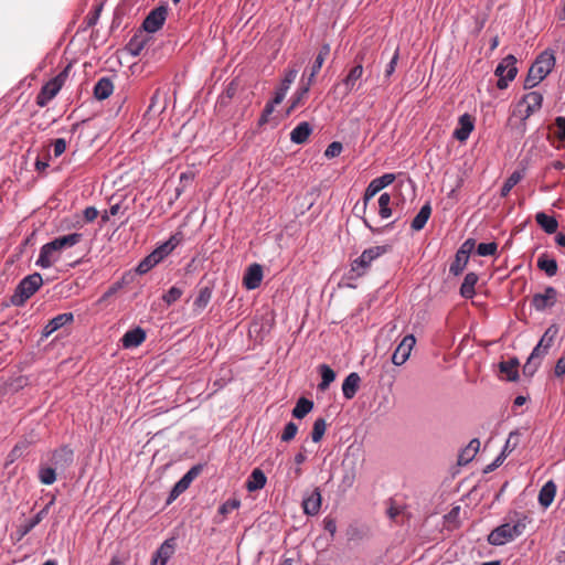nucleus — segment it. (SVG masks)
<instances>
[{"instance_id":"obj_37","label":"nucleus","mask_w":565,"mask_h":565,"mask_svg":"<svg viewBox=\"0 0 565 565\" xmlns=\"http://www.w3.org/2000/svg\"><path fill=\"white\" fill-rule=\"evenodd\" d=\"M319 372L321 374V382L319 383L318 388L320 391H326L335 380V372L327 364H321L319 366Z\"/></svg>"},{"instance_id":"obj_5","label":"nucleus","mask_w":565,"mask_h":565,"mask_svg":"<svg viewBox=\"0 0 565 565\" xmlns=\"http://www.w3.org/2000/svg\"><path fill=\"white\" fill-rule=\"evenodd\" d=\"M71 65H67L62 72L55 77L45 83L36 96V105L45 107L50 100H52L61 90L68 77V71Z\"/></svg>"},{"instance_id":"obj_26","label":"nucleus","mask_w":565,"mask_h":565,"mask_svg":"<svg viewBox=\"0 0 565 565\" xmlns=\"http://www.w3.org/2000/svg\"><path fill=\"white\" fill-rule=\"evenodd\" d=\"M114 92V84L109 77H102L94 86V97L97 100L107 99Z\"/></svg>"},{"instance_id":"obj_13","label":"nucleus","mask_w":565,"mask_h":565,"mask_svg":"<svg viewBox=\"0 0 565 565\" xmlns=\"http://www.w3.org/2000/svg\"><path fill=\"white\" fill-rule=\"evenodd\" d=\"M554 65V54L550 51H544L537 56L534 64L530 68L532 70V74H539L541 77L545 78L551 73Z\"/></svg>"},{"instance_id":"obj_32","label":"nucleus","mask_w":565,"mask_h":565,"mask_svg":"<svg viewBox=\"0 0 565 565\" xmlns=\"http://www.w3.org/2000/svg\"><path fill=\"white\" fill-rule=\"evenodd\" d=\"M431 214V206L429 203H426L422 206L417 215L413 218L411 223V227L413 231H420L425 227L427 221L429 220Z\"/></svg>"},{"instance_id":"obj_52","label":"nucleus","mask_w":565,"mask_h":565,"mask_svg":"<svg viewBox=\"0 0 565 565\" xmlns=\"http://www.w3.org/2000/svg\"><path fill=\"white\" fill-rule=\"evenodd\" d=\"M498 249V244L494 242L490 243H480L477 247V253L480 256H491L494 255Z\"/></svg>"},{"instance_id":"obj_18","label":"nucleus","mask_w":565,"mask_h":565,"mask_svg":"<svg viewBox=\"0 0 565 565\" xmlns=\"http://www.w3.org/2000/svg\"><path fill=\"white\" fill-rule=\"evenodd\" d=\"M151 36L148 32L141 28L134 34V36L127 43V50L134 56L140 55L141 51L148 45Z\"/></svg>"},{"instance_id":"obj_60","label":"nucleus","mask_w":565,"mask_h":565,"mask_svg":"<svg viewBox=\"0 0 565 565\" xmlns=\"http://www.w3.org/2000/svg\"><path fill=\"white\" fill-rule=\"evenodd\" d=\"M398 57H399V53H398V49H396L390 63L386 65L385 77L388 78L395 72V67L397 65Z\"/></svg>"},{"instance_id":"obj_63","label":"nucleus","mask_w":565,"mask_h":565,"mask_svg":"<svg viewBox=\"0 0 565 565\" xmlns=\"http://www.w3.org/2000/svg\"><path fill=\"white\" fill-rule=\"evenodd\" d=\"M323 527L327 532L330 533L331 536H334L337 532V523L335 520L331 516H327L323 520Z\"/></svg>"},{"instance_id":"obj_57","label":"nucleus","mask_w":565,"mask_h":565,"mask_svg":"<svg viewBox=\"0 0 565 565\" xmlns=\"http://www.w3.org/2000/svg\"><path fill=\"white\" fill-rule=\"evenodd\" d=\"M555 126L557 128L555 135L556 137L562 140V141H565V117H556L555 119Z\"/></svg>"},{"instance_id":"obj_23","label":"nucleus","mask_w":565,"mask_h":565,"mask_svg":"<svg viewBox=\"0 0 565 565\" xmlns=\"http://www.w3.org/2000/svg\"><path fill=\"white\" fill-rule=\"evenodd\" d=\"M321 493L318 488H316L310 495L306 497L302 501L303 512L307 515H316L320 511L321 508Z\"/></svg>"},{"instance_id":"obj_14","label":"nucleus","mask_w":565,"mask_h":565,"mask_svg":"<svg viewBox=\"0 0 565 565\" xmlns=\"http://www.w3.org/2000/svg\"><path fill=\"white\" fill-rule=\"evenodd\" d=\"M177 541L174 537L166 540L152 556L151 565H167V562L174 554Z\"/></svg>"},{"instance_id":"obj_59","label":"nucleus","mask_w":565,"mask_h":565,"mask_svg":"<svg viewBox=\"0 0 565 565\" xmlns=\"http://www.w3.org/2000/svg\"><path fill=\"white\" fill-rule=\"evenodd\" d=\"M100 10H102V6L97 7L94 11L89 12L85 17V23H86L87 28L94 26L97 23Z\"/></svg>"},{"instance_id":"obj_15","label":"nucleus","mask_w":565,"mask_h":565,"mask_svg":"<svg viewBox=\"0 0 565 565\" xmlns=\"http://www.w3.org/2000/svg\"><path fill=\"white\" fill-rule=\"evenodd\" d=\"M557 299V291L554 287H546L543 294H535L532 298V306L537 311L553 307Z\"/></svg>"},{"instance_id":"obj_30","label":"nucleus","mask_w":565,"mask_h":565,"mask_svg":"<svg viewBox=\"0 0 565 565\" xmlns=\"http://www.w3.org/2000/svg\"><path fill=\"white\" fill-rule=\"evenodd\" d=\"M535 221L547 234H554L558 228L557 220L554 216L547 215L544 212L536 213Z\"/></svg>"},{"instance_id":"obj_2","label":"nucleus","mask_w":565,"mask_h":565,"mask_svg":"<svg viewBox=\"0 0 565 565\" xmlns=\"http://www.w3.org/2000/svg\"><path fill=\"white\" fill-rule=\"evenodd\" d=\"M43 285L41 274L33 273L24 277L17 286L11 296V303L17 307L23 306Z\"/></svg>"},{"instance_id":"obj_50","label":"nucleus","mask_w":565,"mask_h":565,"mask_svg":"<svg viewBox=\"0 0 565 565\" xmlns=\"http://www.w3.org/2000/svg\"><path fill=\"white\" fill-rule=\"evenodd\" d=\"M518 444L519 434L516 431L510 433L501 454H505V457H508L516 448Z\"/></svg>"},{"instance_id":"obj_41","label":"nucleus","mask_w":565,"mask_h":565,"mask_svg":"<svg viewBox=\"0 0 565 565\" xmlns=\"http://www.w3.org/2000/svg\"><path fill=\"white\" fill-rule=\"evenodd\" d=\"M56 470L55 467H49L41 465L39 468V479L43 484L50 486L56 481Z\"/></svg>"},{"instance_id":"obj_19","label":"nucleus","mask_w":565,"mask_h":565,"mask_svg":"<svg viewBox=\"0 0 565 565\" xmlns=\"http://www.w3.org/2000/svg\"><path fill=\"white\" fill-rule=\"evenodd\" d=\"M557 333L558 328L556 326L553 324L548 327L533 351L542 356H545L548 352V349L552 347Z\"/></svg>"},{"instance_id":"obj_46","label":"nucleus","mask_w":565,"mask_h":565,"mask_svg":"<svg viewBox=\"0 0 565 565\" xmlns=\"http://www.w3.org/2000/svg\"><path fill=\"white\" fill-rule=\"evenodd\" d=\"M479 447H480V441L479 439L475 438L472 439L469 445L467 446V448L465 450H462V452L460 454L459 456V462L461 461H470L475 455L478 452L479 450Z\"/></svg>"},{"instance_id":"obj_1","label":"nucleus","mask_w":565,"mask_h":565,"mask_svg":"<svg viewBox=\"0 0 565 565\" xmlns=\"http://www.w3.org/2000/svg\"><path fill=\"white\" fill-rule=\"evenodd\" d=\"M390 250L387 245H377L366 248L362 254L351 263L350 278H359L364 276L374 260L383 256Z\"/></svg>"},{"instance_id":"obj_36","label":"nucleus","mask_w":565,"mask_h":565,"mask_svg":"<svg viewBox=\"0 0 565 565\" xmlns=\"http://www.w3.org/2000/svg\"><path fill=\"white\" fill-rule=\"evenodd\" d=\"M203 466L195 465L193 466L180 480H179V493L185 491L192 481L199 477L202 472Z\"/></svg>"},{"instance_id":"obj_55","label":"nucleus","mask_w":565,"mask_h":565,"mask_svg":"<svg viewBox=\"0 0 565 565\" xmlns=\"http://www.w3.org/2000/svg\"><path fill=\"white\" fill-rule=\"evenodd\" d=\"M342 149H343V146L341 142L339 141H333L331 142L326 151H324V157L331 159V158H335L338 156H340V153L342 152Z\"/></svg>"},{"instance_id":"obj_3","label":"nucleus","mask_w":565,"mask_h":565,"mask_svg":"<svg viewBox=\"0 0 565 565\" xmlns=\"http://www.w3.org/2000/svg\"><path fill=\"white\" fill-rule=\"evenodd\" d=\"M525 521L522 519H519L513 524L504 523L491 531V533L488 535V542L491 545H503L522 535L525 531Z\"/></svg>"},{"instance_id":"obj_31","label":"nucleus","mask_w":565,"mask_h":565,"mask_svg":"<svg viewBox=\"0 0 565 565\" xmlns=\"http://www.w3.org/2000/svg\"><path fill=\"white\" fill-rule=\"evenodd\" d=\"M266 481H267V478H266L265 473L260 469L256 468L253 470L249 478L247 479L246 488L250 492L260 490L265 487Z\"/></svg>"},{"instance_id":"obj_64","label":"nucleus","mask_w":565,"mask_h":565,"mask_svg":"<svg viewBox=\"0 0 565 565\" xmlns=\"http://www.w3.org/2000/svg\"><path fill=\"white\" fill-rule=\"evenodd\" d=\"M554 373L557 377L563 376L565 374V356H561L554 369Z\"/></svg>"},{"instance_id":"obj_24","label":"nucleus","mask_w":565,"mask_h":565,"mask_svg":"<svg viewBox=\"0 0 565 565\" xmlns=\"http://www.w3.org/2000/svg\"><path fill=\"white\" fill-rule=\"evenodd\" d=\"M470 243L469 241H466L463 245L460 247V249L456 253L455 260L450 265V273L455 276L462 273L463 268L466 267L468 259H469V250L466 249V246Z\"/></svg>"},{"instance_id":"obj_21","label":"nucleus","mask_w":565,"mask_h":565,"mask_svg":"<svg viewBox=\"0 0 565 565\" xmlns=\"http://www.w3.org/2000/svg\"><path fill=\"white\" fill-rule=\"evenodd\" d=\"M298 75V70L290 68L285 73V76L279 85V87L275 92L274 103H281L286 97L287 92L289 90L291 84L295 82Z\"/></svg>"},{"instance_id":"obj_43","label":"nucleus","mask_w":565,"mask_h":565,"mask_svg":"<svg viewBox=\"0 0 565 565\" xmlns=\"http://www.w3.org/2000/svg\"><path fill=\"white\" fill-rule=\"evenodd\" d=\"M330 45L328 43L323 44L318 53V55L316 56V60L311 66V71L313 74H318L326 61V58L329 56L330 54Z\"/></svg>"},{"instance_id":"obj_6","label":"nucleus","mask_w":565,"mask_h":565,"mask_svg":"<svg viewBox=\"0 0 565 565\" xmlns=\"http://www.w3.org/2000/svg\"><path fill=\"white\" fill-rule=\"evenodd\" d=\"M495 75L499 77L497 86L500 89L508 87V83L516 76V58L513 55L505 56L497 66Z\"/></svg>"},{"instance_id":"obj_56","label":"nucleus","mask_w":565,"mask_h":565,"mask_svg":"<svg viewBox=\"0 0 565 565\" xmlns=\"http://www.w3.org/2000/svg\"><path fill=\"white\" fill-rule=\"evenodd\" d=\"M544 78L541 77L539 74H532V70H529L527 76L525 78L524 87L525 88H532L536 86L540 82H542Z\"/></svg>"},{"instance_id":"obj_48","label":"nucleus","mask_w":565,"mask_h":565,"mask_svg":"<svg viewBox=\"0 0 565 565\" xmlns=\"http://www.w3.org/2000/svg\"><path fill=\"white\" fill-rule=\"evenodd\" d=\"M158 263L160 262L157 260V258L153 257V254L151 253L139 263V265L136 268V271L140 275H143L148 273Z\"/></svg>"},{"instance_id":"obj_20","label":"nucleus","mask_w":565,"mask_h":565,"mask_svg":"<svg viewBox=\"0 0 565 565\" xmlns=\"http://www.w3.org/2000/svg\"><path fill=\"white\" fill-rule=\"evenodd\" d=\"M145 340L146 331L140 327H136L124 334L121 344L125 349H131L139 347Z\"/></svg>"},{"instance_id":"obj_4","label":"nucleus","mask_w":565,"mask_h":565,"mask_svg":"<svg viewBox=\"0 0 565 565\" xmlns=\"http://www.w3.org/2000/svg\"><path fill=\"white\" fill-rule=\"evenodd\" d=\"M543 96L537 92H530L516 104L512 116L521 120L522 132L526 129V119L542 107Z\"/></svg>"},{"instance_id":"obj_8","label":"nucleus","mask_w":565,"mask_h":565,"mask_svg":"<svg viewBox=\"0 0 565 565\" xmlns=\"http://www.w3.org/2000/svg\"><path fill=\"white\" fill-rule=\"evenodd\" d=\"M168 15V7L160 6L154 8L145 18L141 29L146 32L154 33L161 29Z\"/></svg>"},{"instance_id":"obj_39","label":"nucleus","mask_w":565,"mask_h":565,"mask_svg":"<svg viewBox=\"0 0 565 565\" xmlns=\"http://www.w3.org/2000/svg\"><path fill=\"white\" fill-rule=\"evenodd\" d=\"M175 235H171L170 238L161 244L159 247H157L152 254L153 257L157 258V260L161 262L164 257H167L177 246V243H174Z\"/></svg>"},{"instance_id":"obj_28","label":"nucleus","mask_w":565,"mask_h":565,"mask_svg":"<svg viewBox=\"0 0 565 565\" xmlns=\"http://www.w3.org/2000/svg\"><path fill=\"white\" fill-rule=\"evenodd\" d=\"M519 360L516 358H512L509 361H502L499 363V370L502 374L505 375L508 381H516L519 379Z\"/></svg>"},{"instance_id":"obj_61","label":"nucleus","mask_w":565,"mask_h":565,"mask_svg":"<svg viewBox=\"0 0 565 565\" xmlns=\"http://www.w3.org/2000/svg\"><path fill=\"white\" fill-rule=\"evenodd\" d=\"M395 174L394 173H385L379 178H375V180L379 182L381 188H386L390 184H392L395 181Z\"/></svg>"},{"instance_id":"obj_12","label":"nucleus","mask_w":565,"mask_h":565,"mask_svg":"<svg viewBox=\"0 0 565 565\" xmlns=\"http://www.w3.org/2000/svg\"><path fill=\"white\" fill-rule=\"evenodd\" d=\"M51 461L55 469L66 470L74 462V451L70 446H62L52 452Z\"/></svg>"},{"instance_id":"obj_42","label":"nucleus","mask_w":565,"mask_h":565,"mask_svg":"<svg viewBox=\"0 0 565 565\" xmlns=\"http://www.w3.org/2000/svg\"><path fill=\"white\" fill-rule=\"evenodd\" d=\"M309 90L307 86H299L297 92L291 98L289 108L287 109V114H291L296 108H298L300 105L303 104L305 99L307 98Z\"/></svg>"},{"instance_id":"obj_33","label":"nucleus","mask_w":565,"mask_h":565,"mask_svg":"<svg viewBox=\"0 0 565 565\" xmlns=\"http://www.w3.org/2000/svg\"><path fill=\"white\" fill-rule=\"evenodd\" d=\"M556 494V486L553 481L546 482L539 493V502L542 507L547 508L552 504Z\"/></svg>"},{"instance_id":"obj_22","label":"nucleus","mask_w":565,"mask_h":565,"mask_svg":"<svg viewBox=\"0 0 565 565\" xmlns=\"http://www.w3.org/2000/svg\"><path fill=\"white\" fill-rule=\"evenodd\" d=\"M73 320L74 316L72 312L57 315L46 323V326L43 329V335L49 337L60 328L64 327L67 323H71Z\"/></svg>"},{"instance_id":"obj_11","label":"nucleus","mask_w":565,"mask_h":565,"mask_svg":"<svg viewBox=\"0 0 565 565\" xmlns=\"http://www.w3.org/2000/svg\"><path fill=\"white\" fill-rule=\"evenodd\" d=\"M416 343V339L413 334H407L399 342L392 355L393 364L399 366L403 365L409 358L411 352Z\"/></svg>"},{"instance_id":"obj_35","label":"nucleus","mask_w":565,"mask_h":565,"mask_svg":"<svg viewBox=\"0 0 565 565\" xmlns=\"http://www.w3.org/2000/svg\"><path fill=\"white\" fill-rule=\"evenodd\" d=\"M83 239L82 233H71L67 235L58 236L54 238L53 241L57 245L60 249H66L75 246Z\"/></svg>"},{"instance_id":"obj_54","label":"nucleus","mask_w":565,"mask_h":565,"mask_svg":"<svg viewBox=\"0 0 565 565\" xmlns=\"http://www.w3.org/2000/svg\"><path fill=\"white\" fill-rule=\"evenodd\" d=\"M211 296L212 291L209 288H202L194 301V305L200 309L204 308L209 303Z\"/></svg>"},{"instance_id":"obj_51","label":"nucleus","mask_w":565,"mask_h":565,"mask_svg":"<svg viewBox=\"0 0 565 565\" xmlns=\"http://www.w3.org/2000/svg\"><path fill=\"white\" fill-rule=\"evenodd\" d=\"M279 104L280 103H274V98H273L270 102H268L265 105L263 113L258 119V126H264L269 121V116L273 114L275 106L279 105Z\"/></svg>"},{"instance_id":"obj_49","label":"nucleus","mask_w":565,"mask_h":565,"mask_svg":"<svg viewBox=\"0 0 565 565\" xmlns=\"http://www.w3.org/2000/svg\"><path fill=\"white\" fill-rule=\"evenodd\" d=\"M381 190H383V188H381L379 182L375 179H373L370 182V184L367 185V188L365 189V192H364V195H363L364 209L366 207L369 201L372 198H374Z\"/></svg>"},{"instance_id":"obj_45","label":"nucleus","mask_w":565,"mask_h":565,"mask_svg":"<svg viewBox=\"0 0 565 565\" xmlns=\"http://www.w3.org/2000/svg\"><path fill=\"white\" fill-rule=\"evenodd\" d=\"M391 195L388 193H382L379 198V214L382 218H388L392 215Z\"/></svg>"},{"instance_id":"obj_9","label":"nucleus","mask_w":565,"mask_h":565,"mask_svg":"<svg viewBox=\"0 0 565 565\" xmlns=\"http://www.w3.org/2000/svg\"><path fill=\"white\" fill-rule=\"evenodd\" d=\"M54 502L55 498H52L33 518L18 526L15 531L18 540H22L29 532H31L38 524L41 523V521L49 514L50 509Z\"/></svg>"},{"instance_id":"obj_38","label":"nucleus","mask_w":565,"mask_h":565,"mask_svg":"<svg viewBox=\"0 0 565 565\" xmlns=\"http://www.w3.org/2000/svg\"><path fill=\"white\" fill-rule=\"evenodd\" d=\"M313 408V403L306 397H300L292 409V416L296 418H303Z\"/></svg>"},{"instance_id":"obj_16","label":"nucleus","mask_w":565,"mask_h":565,"mask_svg":"<svg viewBox=\"0 0 565 565\" xmlns=\"http://www.w3.org/2000/svg\"><path fill=\"white\" fill-rule=\"evenodd\" d=\"M475 128V119L469 114H463L459 117L458 127L454 130L452 137L463 142L466 141Z\"/></svg>"},{"instance_id":"obj_17","label":"nucleus","mask_w":565,"mask_h":565,"mask_svg":"<svg viewBox=\"0 0 565 565\" xmlns=\"http://www.w3.org/2000/svg\"><path fill=\"white\" fill-rule=\"evenodd\" d=\"M263 280V267L259 264H252L247 267L243 285L246 289L253 290L260 286Z\"/></svg>"},{"instance_id":"obj_7","label":"nucleus","mask_w":565,"mask_h":565,"mask_svg":"<svg viewBox=\"0 0 565 565\" xmlns=\"http://www.w3.org/2000/svg\"><path fill=\"white\" fill-rule=\"evenodd\" d=\"M356 64L349 71L347 76L342 81V85L344 87V95H349L350 93L359 89L360 84L359 81L362 78L364 70H363V62H364V54L359 53L355 56Z\"/></svg>"},{"instance_id":"obj_29","label":"nucleus","mask_w":565,"mask_h":565,"mask_svg":"<svg viewBox=\"0 0 565 565\" xmlns=\"http://www.w3.org/2000/svg\"><path fill=\"white\" fill-rule=\"evenodd\" d=\"M537 268L544 271L548 277H553L557 274L558 266L554 258H551L547 253H543L537 258Z\"/></svg>"},{"instance_id":"obj_10","label":"nucleus","mask_w":565,"mask_h":565,"mask_svg":"<svg viewBox=\"0 0 565 565\" xmlns=\"http://www.w3.org/2000/svg\"><path fill=\"white\" fill-rule=\"evenodd\" d=\"M61 252L62 249L57 247L55 242L51 241L41 247L40 255L35 264L42 268H50L58 260Z\"/></svg>"},{"instance_id":"obj_53","label":"nucleus","mask_w":565,"mask_h":565,"mask_svg":"<svg viewBox=\"0 0 565 565\" xmlns=\"http://www.w3.org/2000/svg\"><path fill=\"white\" fill-rule=\"evenodd\" d=\"M298 431V426L294 422H289L281 434V441H290L295 438L296 434Z\"/></svg>"},{"instance_id":"obj_40","label":"nucleus","mask_w":565,"mask_h":565,"mask_svg":"<svg viewBox=\"0 0 565 565\" xmlns=\"http://www.w3.org/2000/svg\"><path fill=\"white\" fill-rule=\"evenodd\" d=\"M544 356L540 355L539 353L532 351L531 355L529 356L527 361L523 365V373L526 376H532L537 371L541 361Z\"/></svg>"},{"instance_id":"obj_62","label":"nucleus","mask_w":565,"mask_h":565,"mask_svg":"<svg viewBox=\"0 0 565 565\" xmlns=\"http://www.w3.org/2000/svg\"><path fill=\"white\" fill-rule=\"evenodd\" d=\"M66 149V141L65 139L63 138H58L54 141L53 143V151H54V156L57 158L60 157L62 153H64Z\"/></svg>"},{"instance_id":"obj_44","label":"nucleus","mask_w":565,"mask_h":565,"mask_svg":"<svg viewBox=\"0 0 565 565\" xmlns=\"http://www.w3.org/2000/svg\"><path fill=\"white\" fill-rule=\"evenodd\" d=\"M523 175L520 171H514L503 183L501 188V196L505 198L510 191L522 180Z\"/></svg>"},{"instance_id":"obj_34","label":"nucleus","mask_w":565,"mask_h":565,"mask_svg":"<svg viewBox=\"0 0 565 565\" xmlns=\"http://www.w3.org/2000/svg\"><path fill=\"white\" fill-rule=\"evenodd\" d=\"M478 282V275L475 273H468L465 276V279L460 286V295L466 298L470 299L475 296V286Z\"/></svg>"},{"instance_id":"obj_27","label":"nucleus","mask_w":565,"mask_h":565,"mask_svg":"<svg viewBox=\"0 0 565 565\" xmlns=\"http://www.w3.org/2000/svg\"><path fill=\"white\" fill-rule=\"evenodd\" d=\"M312 132V128L309 122L302 121L298 124L290 132V140L294 143H305Z\"/></svg>"},{"instance_id":"obj_47","label":"nucleus","mask_w":565,"mask_h":565,"mask_svg":"<svg viewBox=\"0 0 565 565\" xmlns=\"http://www.w3.org/2000/svg\"><path fill=\"white\" fill-rule=\"evenodd\" d=\"M327 429V423L324 418H317L312 426L311 438L313 443H319Z\"/></svg>"},{"instance_id":"obj_58","label":"nucleus","mask_w":565,"mask_h":565,"mask_svg":"<svg viewBox=\"0 0 565 565\" xmlns=\"http://www.w3.org/2000/svg\"><path fill=\"white\" fill-rule=\"evenodd\" d=\"M238 507H239V501H237V500H228V501H226L225 503H223L220 507L218 512L221 514L225 515V514L236 510Z\"/></svg>"},{"instance_id":"obj_25","label":"nucleus","mask_w":565,"mask_h":565,"mask_svg":"<svg viewBox=\"0 0 565 565\" xmlns=\"http://www.w3.org/2000/svg\"><path fill=\"white\" fill-rule=\"evenodd\" d=\"M361 377L358 373H350L342 383V393L347 399H352L359 391Z\"/></svg>"}]
</instances>
